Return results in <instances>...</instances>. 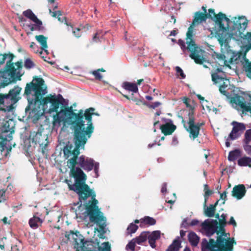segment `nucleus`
Segmentation results:
<instances>
[{
  "mask_svg": "<svg viewBox=\"0 0 251 251\" xmlns=\"http://www.w3.org/2000/svg\"><path fill=\"white\" fill-rule=\"evenodd\" d=\"M232 124L233 126L232 128L233 131L236 133L239 131H243L246 129L245 125L243 123L233 122Z\"/></svg>",
  "mask_w": 251,
  "mask_h": 251,
  "instance_id": "obj_37",
  "label": "nucleus"
},
{
  "mask_svg": "<svg viewBox=\"0 0 251 251\" xmlns=\"http://www.w3.org/2000/svg\"><path fill=\"white\" fill-rule=\"evenodd\" d=\"M81 127L77 126L74 131V142H68L63 149L64 156L68 159L67 166L73 167L77 164V156L80 154V150L84 149L86 143L93 133V128L90 124Z\"/></svg>",
  "mask_w": 251,
  "mask_h": 251,
  "instance_id": "obj_3",
  "label": "nucleus"
},
{
  "mask_svg": "<svg viewBox=\"0 0 251 251\" xmlns=\"http://www.w3.org/2000/svg\"><path fill=\"white\" fill-rule=\"evenodd\" d=\"M243 42L245 44L244 48L246 50L251 49V32H247L243 39Z\"/></svg>",
  "mask_w": 251,
  "mask_h": 251,
  "instance_id": "obj_33",
  "label": "nucleus"
},
{
  "mask_svg": "<svg viewBox=\"0 0 251 251\" xmlns=\"http://www.w3.org/2000/svg\"><path fill=\"white\" fill-rule=\"evenodd\" d=\"M234 25H235L230 30L229 36L236 41H241L245 35L242 31L247 28L248 22L247 20H245L241 23V20H239Z\"/></svg>",
  "mask_w": 251,
  "mask_h": 251,
  "instance_id": "obj_14",
  "label": "nucleus"
},
{
  "mask_svg": "<svg viewBox=\"0 0 251 251\" xmlns=\"http://www.w3.org/2000/svg\"><path fill=\"white\" fill-rule=\"evenodd\" d=\"M189 100H190L186 97H184L183 99V102L186 104V107L189 108L188 115L191 113V112L194 114V107L189 103Z\"/></svg>",
  "mask_w": 251,
  "mask_h": 251,
  "instance_id": "obj_48",
  "label": "nucleus"
},
{
  "mask_svg": "<svg viewBox=\"0 0 251 251\" xmlns=\"http://www.w3.org/2000/svg\"><path fill=\"white\" fill-rule=\"evenodd\" d=\"M9 100L5 95L0 94V106L2 105H4L5 103H8Z\"/></svg>",
  "mask_w": 251,
  "mask_h": 251,
  "instance_id": "obj_52",
  "label": "nucleus"
},
{
  "mask_svg": "<svg viewBox=\"0 0 251 251\" xmlns=\"http://www.w3.org/2000/svg\"><path fill=\"white\" fill-rule=\"evenodd\" d=\"M122 87L126 91L132 92V94L130 97L124 95L123 96L125 98L128 100H131L137 103L141 102V100L138 98L134 96V94H139L138 88L136 83L125 81L122 83Z\"/></svg>",
  "mask_w": 251,
  "mask_h": 251,
  "instance_id": "obj_17",
  "label": "nucleus"
},
{
  "mask_svg": "<svg viewBox=\"0 0 251 251\" xmlns=\"http://www.w3.org/2000/svg\"><path fill=\"white\" fill-rule=\"evenodd\" d=\"M34 66V63L30 58H26L25 61V66L27 69H31Z\"/></svg>",
  "mask_w": 251,
  "mask_h": 251,
  "instance_id": "obj_50",
  "label": "nucleus"
},
{
  "mask_svg": "<svg viewBox=\"0 0 251 251\" xmlns=\"http://www.w3.org/2000/svg\"><path fill=\"white\" fill-rule=\"evenodd\" d=\"M100 70H96L92 72V74L95 76L97 80H100L102 77V75L100 73Z\"/></svg>",
  "mask_w": 251,
  "mask_h": 251,
  "instance_id": "obj_54",
  "label": "nucleus"
},
{
  "mask_svg": "<svg viewBox=\"0 0 251 251\" xmlns=\"http://www.w3.org/2000/svg\"><path fill=\"white\" fill-rule=\"evenodd\" d=\"M227 214L225 213H223L221 216L218 213L215 215V217L219 220V223L227 224Z\"/></svg>",
  "mask_w": 251,
  "mask_h": 251,
  "instance_id": "obj_46",
  "label": "nucleus"
},
{
  "mask_svg": "<svg viewBox=\"0 0 251 251\" xmlns=\"http://www.w3.org/2000/svg\"><path fill=\"white\" fill-rule=\"evenodd\" d=\"M47 93V86L42 78L35 77L26 85L24 95L28 101V105L25 112L27 119L34 124L44 113L57 112L60 104L64 107L69 104V100L60 94H54L43 98Z\"/></svg>",
  "mask_w": 251,
  "mask_h": 251,
  "instance_id": "obj_2",
  "label": "nucleus"
},
{
  "mask_svg": "<svg viewBox=\"0 0 251 251\" xmlns=\"http://www.w3.org/2000/svg\"><path fill=\"white\" fill-rule=\"evenodd\" d=\"M162 121L165 124V125L166 126H169V124H171V125H173V122L171 119L162 118Z\"/></svg>",
  "mask_w": 251,
  "mask_h": 251,
  "instance_id": "obj_63",
  "label": "nucleus"
},
{
  "mask_svg": "<svg viewBox=\"0 0 251 251\" xmlns=\"http://www.w3.org/2000/svg\"><path fill=\"white\" fill-rule=\"evenodd\" d=\"M250 141H251V128L246 130L244 139L246 144H249Z\"/></svg>",
  "mask_w": 251,
  "mask_h": 251,
  "instance_id": "obj_49",
  "label": "nucleus"
},
{
  "mask_svg": "<svg viewBox=\"0 0 251 251\" xmlns=\"http://www.w3.org/2000/svg\"><path fill=\"white\" fill-rule=\"evenodd\" d=\"M154 121L155 122L153 124V131L154 132H155L156 128L158 127L161 129V127L163 126L164 125H161L159 121L156 120V118H154Z\"/></svg>",
  "mask_w": 251,
  "mask_h": 251,
  "instance_id": "obj_57",
  "label": "nucleus"
},
{
  "mask_svg": "<svg viewBox=\"0 0 251 251\" xmlns=\"http://www.w3.org/2000/svg\"><path fill=\"white\" fill-rule=\"evenodd\" d=\"M99 168H100V163L98 162H95L94 163V175L93 176L94 177L98 178L99 177Z\"/></svg>",
  "mask_w": 251,
  "mask_h": 251,
  "instance_id": "obj_47",
  "label": "nucleus"
},
{
  "mask_svg": "<svg viewBox=\"0 0 251 251\" xmlns=\"http://www.w3.org/2000/svg\"><path fill=\"white\" fill-rule=\"evenodd\" d=\"M71 169L70 175L74 178L73 184H68L70 190L75 191L78 196L79 201L74 205L80 204L75 210L76 217L82 219L89 217L91 222L99 227L98 231L101 234L106 232V220L99 209L98 201L96 199V193L86 184V176L79 167H69Z\"/></svg>",
  "mask_w": 251,
  "mask_h": 251,
  "instance_id": "obj_1",
  "label": "nucleus"
},
{
  "mask_svg": "<svg viewBox=\"0 0 251 251\" xmlns=\"http://www.w3.org/2000/svg\"><path fill=\"white\" fill-rule=\"evenodd\" d=\"M23 15L32 21L38 19L37 16L30 9H27L23 12Z\"/></svg>",
  "mask_w": 251,
  "mask_h": 251,
  "instance_id": "obj_40",
  "label": "nucleus"
},
{
  "mask_svg": "<svg viewBox=\"0 0 251 251\" xmlns=\"http://www.w3.org/2000/svg\"><path fill=\"white\" fill-rule=\"evenodd\" d=\"M176 71L177 74H178L180 76L181 78H182V79L185 78L186 75H185V74L184 73L183 71L180 67L176 66Z\"/></svg>",
  "mask_w": 251,
  "mask_h": 251,
  "instance_id": "obj_53",
  "label": "nucleus"
},
{
  "mask_svg": "<svg viewBox=\"0 0 251 251\" xmlns=\"http://www.w3.org/2000/svg\"><path fill=\"white\" fill-rule=\"evenodd\" d=\"M65 237H66L68 240H71L72 239L74 240L75 237H76L77 235H75V232H74L72 230L69 232H67L65 234Z\"/></svg>",
  "mask_w": 251,
  "mask_h": 251,
  "instance_id": "obj_51",
  "label": "nucleus"
},
{
  "mask_svg": "<svg viewBox=\"0 0 251 251\" xmlns=\"http://www.w3.org/2000/svg\"><path fill=\"white\" fill-rule=\"evenodd\" d=\"M21 90L22 88L17 86L10 90L8 94L5 95V97H7L8 100L11 101V103L9 105L5 106V108H3L5 112H12L14 108L13 105L20 100L19 95Z\"/></svg>",
  "mask_w": 251,
  "mask_h": 251,
  "instance_id": "obj_16",
  "label": "nucleus"
},
{
  "mask_svg": "<svg viewBox=\"0 0 251 251\" xmlns=\"http://www.w3.org/2000/svg\"><path fill=\"white\" fill-rule=\"evenodd\" d=\"M227 224L229 225H232L233 226H237L236 222L234 217L232 216L230 217L229 221L227 222Z\"/></svg>",
  "mask_w": 251,
  "mask_h": 251,
  "instance_id": "obj_61",
  "label": "nucleus"
},
{
  "mask_svg": "<svg viewBox=\"0 0 251 251\" xmlns=\"http://www.w3.org/2000/svg\"><path fill=\"white\" fill-rule=\"evenodd\" d=\"M43 222V220L42 219L39 217L34 216L29 220L28 224L31 228L35 229L39 227L38 223L41 224Z\"/></svg>",
  "mask_w": 251,
  "mask_h": 251,
  "instance_id": "obj_28",
  "label": "nucleus"
},
{
  "mask_svg": "<svg viewBox=\"0 0 251 251\" xmlns=\"http://www.w3.org/2000/svg\"><path fill=\"white\" fill-rule=\"evenodd\" d=\"M227 224L219 223V226H218V231H219V234L220 233H223L226 231L225 227Z\"/></svg>",
  "mask_w": 251,
  "mask_h": 251,
  "instance_id": "obj_58",
  "label": "nucleus"
},
{
  "mask_svg": "<svg viewBox=\"0 0 251 251\" xmlns=\"http://www.w3.org/2000/svg\"><path fill=\"white\" fill-rule=\"evenodd\" d=\"M220 83L219 91L227 98H231L232 95H234V94L237 92V88L233 85H230L228 79H224L223 81Z\"/></svg>",
  "mask_w": 251,
  "mask_h": 251,
  "instance_id": "obj_18",
  "label": "nucleus"
},
{
  "mask_svg": "<svg viewBox=\"0 0 251 251\" xmlns=\"http://www.w3.org/2000/svg\"><path fill=\"white\" fill-rule=\"evenodd\" d=\"M248 101H245L242 96H240L235 92L231 98H229L231 100L233 106L238 110L243 112H250L251 114V96L248 95Z\"/></svg>",
  "mask_w": 251,
  "mask_h": 251,
  "instance_id": "obj_10",
  "label": "nucleus"
},
{
  "mask_svg": "<svg viewBox=\"0 0 251 251\" xmlns=\"http://www.w3.org/2000/svg\"><path fill=\"white\" fill-rule=\"evenodd\" d=\"M76 251H98V247L91 240H87L84 245L75 247Z\"/></svg>",
  "mask_w": 251,
  "mask_h": 251,
  "instance_id": "obj_22",
  "label": "nucleus"
},
{
  "mask_svg": "<svg viewBox=\"0 0 251 251\" xmlns=\"http://www.w3.org/2000/svg\"><path fill=\"white\" fill-rule=\"evenodd\" d=\"M188 241L193 247H196L200 240V237L194 231H190L188 235Z\"/></svg>",
  "mask_w": 251,
  "mask_h": 251,
  "instance_id": "obj_27",
  "label": "nucleus"
},
{
  "mask_svg": "<svg viewBox=\"0 0 251 251\" xmlns=\"http://www.w3.org/2000/svg\"><path fill=\"white\" fill-rule=\"evenodd\" d=\"M161 104V103L159 101H155L153 102L152 104H147V105L148 107L150 108L154 109L155 108L158 107V106L160 105Z\"/></svg>",
  "mask_w": 251,
  "mask_h": 251,
  "instance_id": "obj_59",
  "label": "nucleus"
},
{
  "mask_svg": "<svg viewBox=\"0 0 251 251\" xmlns=\"http://www.w3.org/2000/svg\"><path fill=\"white\" fill-rule=\"evenodd\" d=\"M150 235L148 236V239H150L151 240L156 241L160 239L161 232L160 230H154L152 232H150Z\"/></svg>",
  "mask_w": 251,
  "mask_h": 251,
  "instance_id": "obj_42",
  "label": "nucleus"
},
{
  "mask_svg": "<svg viewBox=\"0 0 251 251\" xmlns=\"http://www.w3.org/2000/svg\"><path fill=\"white\" fill-rule=\"evenodd\" d=\"M30 48L35 53H38L39 51V48L34 42H31L30 45Z\"/></svg>",
  "mask_w": 251,
  "mask_h": 251,
  "instance_id": "obj_55",
  "label": "nucleus"
},
{
  "mask_svg": "<svg viewBox=\"0 0 251 251\" xmlns=\"http://www.w3.org/2000/svg\"><path fill=\"white\" fill-rule=\"evenodd\" d=\"M236 134V133L233 131V129H232V131L229 133V136L227 138H228L229 139H230L232 140L236 139L238 136H236L235 135H234Z\"/></svg>",
  "mask_w": 251,
  "mask_h": 251,
  "instance_id": "obj_62",
  "label": "nucleus"
},
{
  "mask_svg": "<svg viewBox=\"0 0 251 251\" xmlns=\"http://www.w3.org/2000/svg\"><path fill=\"white\" fill-rule=\"evenodd\" d=\"M197 25L192 21L186 33V43L182 39H179L178 44L182 50H187L190 52V57L194 60L197 64H202L206 61L203 55L204 51L195 44L193 39V31Z\"/></svg>",
  "mask_w": 251,
  "mask_h": 251,
  "instance_id": "obj_6",
  "label": "nucleus"
},
{
  "mask_svg": "<svg viewBox=\"0 0 251 251\" xmlns=\"http://www.w3.org/2000/svg\"><path fill=\"white\" fill-rule=\"evenodd\" d=\"M190 226V224L187 223V218H184L181 224L180 227L185 229H188Z\"/></svg>",
  "mask_w": 251,
  "mask_h": 251,
  "instance_id": "obj_56",
  "label": "nucleus"
},
{
  "mask_svg": "<svg viewBox=\"0 0 251 251\" xmlns=\"http://www.w3.org/2000/svg\"><path fill=\"white\" fill-rule=\"evenodd\" d=\"M43 131L44 128L41 126L30 132L29 138L35 144H38L40 147L45 148L48 145L49 141L47 135L43 134Z\"/></svg>",
  "mask_w": 251,
  "mask_h": 251,
  "instance_id": "obj_13",
  "label": "nucleus"
},
{
  "mask_svg": "<svg viewBox=\"0 0 251 251\" xmlns=\"http://www.w3.org/2000/svg\"><path fill=\"white\" fill-rule=\"evenodd\" d=\"M199 221L198 219H193L190 223V226H195L199 224Z\"/></svg>",
  "mask_w": 251,
  "mask_h": 251,
  "instance_id": "obj_64",
  "label": "nucleus"
},
{
  "mask_svg": "<svg viewBox=\"0 0 251 251\" xmlns=\"http://www.w3.org/2000/svg\"><path fill=\"white\" fill-rule=\"evenodd\" d=\"M15 122L12 119L7 118L1 123V141H0V147L1 151L6 150L4 156L7 157L11 151L12 133L14 132Z\"/></svg>",
  "mask_w": 251,
  "mask_h": 251,
  "instance_id": "obj_7",
  "label": "nucleus"
},
{
  "mask_svg": "<svg viewBox=\"0 0 251 251\" xmlns=\"http://www.w3.org/2000/svg\"><path fill=\"white\" fill-rule=\"evenodd\" d=\"M243 67L246 76L251 79V62L249 60L244 62Z\"/></svg>",
  "mask_w": 251,
  "mask_h": 251,
  "instance_id": "obj_39",
  "label": "nucleus"
},
{
  "mask_svg": "<svg viewBox=\"0 0 251 251\" xmlns=\"http://www.w3.org/2000/svg\"><path fill=\"white\" fill-rule=\"evenodd\" d=\"M94 110L95 109L94 108L91 107L87 109L85 111H84L83 110H80L79 112L77 114H79L80 113H81V117L83 118V119H82L83 124L85 125V127L86 126H88V124H91L93 128V130H94V126L92 123V116L94 115L95 113H91L90 112H93Z\"/></svg>",
  "mask_w": 251,
  "mask_h": 251,
  "instance_id": "obj_21",
  "label": "nucleus"
},
{
  "mask_svg": "<svg viewBox=\"0 0 251 251\" xmlns=\"http://www.w3.org/2000/svg\"><path fill=\"white\" fill-rule=\"evenodd\" d=\"M206 19L207 15L206 14H203L200 11H198L195 13L193 21V23L198 25L205 21Z\"/></svg>",
  "mask_w": 251,
  "mask_h": 251,
  "instance_id": "obj_30",
  "label": "nucleus"
},
{
  "mask_svg": "<svg viewBox=\"0 0 251 251\" xmlns=\"http://www.w3.org/2000/svg\"><path fill=\"white\" fill-rule=\"evenodd\" d=\"M95 162L93 159L85 157L84 155H81L78 158L79 165L85 171L87 172H90L93 170Z\"/></svg>",
  "mask_w": 251,
  "mask_h": 251,
  "instance_id": "obj_20",
  "label": "nucleus"
},
{
  "mask_svg": "<svg viewBox=\"0 0 251 251\" xmlns=\"http://www.w3.org/2000/svg\"><path fill=\"white\" fill-rule=\"evenodd\" d=\"M110 245L108 242L102 243L101 247H98V251H110Z\"/></svg>",
  "mask_w": 251,
  "mask_h": 251,
  "instance_id": "obj_45",
  "label": "nucleus"
},
{
  "mask_svg": "<svg viewBox=\"0 0 251 251\" xmlns=\"http://www.w3.org/2000/svg\"><path fill=\"white\" fill-rule=\"evenodd\" d=\"M223 241L221 237L217 235V239L210 238L208 241L206 238L202 239L201 243V251H226L223 246Z\"/></svg>",
  "mask_w": 251,
  "mask_h": 251,
  "instance_id": "obj_11",
  "label": "nucleus"
},
{
  "mask_svg": "<svg viewBox=\"0 0 251 251\" xmlns=\"http://www.w3.org/2000/svg\"><path fill=\"white\" fill-rule=\"evenodd\" d=\"M181 241L179 237L177 236L173 241L172 243L169 245L166 251H178L181 248Z\"/></svg>",
  "mask_w": 251,
  "mask_h": 251,
  "instance_id": "obj_25",
  "label": "nucleus"
},
{
  "mask_svg": "<svg viewBox=\"0 0 251 251\" xmlns=\"http://www.w3.org/2000/svg\"><path fill=\"white\" fill-rule=\"evenodd\" d=\"M215 209L213 208L212 204H210L209 206L203 204L204 214L208 217H213L215 216Z\"/></svg>",
  "mask_w": 251,
  "mask_h": 251,
  "instance_id": "obj_32",
  "label": "nucleus"
},
{
  "mask_svg": "<svg viewBox=\"0 0 251 251\" xmlns=\"http://www.w3.org/2000/svg\"><path fill=\"white\" fill-rule=\"evenodd\" d=\"M246 192L245 186L243 184H239L233 187L232 196L238 200H240L245 196Z\"/></svg>",
  "mask_w": 251,
  "mask_h": 251,
  "instance_id": "obj_23",
  "label": "nucleus"
},
{
  "mask_svg": "<svg viewBox=\"0 0 251 251\" xmlns=\"http://www.w3.org/2000/svg\"><path fill=\"white\" fill-rule=\"evenodd\" d=\"M206 15L207 18H210L215 22V33L218 38L226 35V27L223 24V22L226 21L228 25L230 22V19L227 18L225 14L222 13H219L215 15L214 10L213 9H210L209 13L206 14Z\"/></svg>",
  "mask_w": 251,
  "mask_h": 251,
  "instance_id": "obj_9",
  "label": "nucleus"
},
{
  "mask_svg": "<svg viewBox=\"0 0 251 251\" xmlns=\"http://www.w3.org/2000/svg\"><path fill=\"white\" fill-rule=\"evenodd\" d=\"M35 39L41 45V49L42 50L40 51L39 53L41 54L43 53V51H44L47 54H49V51L47 50L48 38L47 37L44 36L43 35H36L35 36Z\"/></svg>",
  "mask_w": 251,
  "mask_h": 251,
  "instance_id": "obj_24",
  "label": "nucleus"
},
{
  "mask_svg": "<svg viewBox=\"0 0 251 251\" xmlns=\"http://www.w3.org/2000/svg\"><path fill=\"white\" fill-rule=\"evenodd\" d=\"M13 58L12 54L0 55V88L21 80L23 75L21 64L19 62L12 63Z\"/></svg>",
  "mask_w": 251,
  "mask_h": 251,
  "instance_id": "obj_4",
  "label": "nucleus"
},
{
  "mask_svg": "<svg viewBox=\"0 0 251 251\" xmlns=\"http://www.w3.org/2000/svg\"><path fill=\"white\" fill-rule=\"evenodd\" d=\"M202 229L205 231L206 236L210 237L214 233L219 234L218 231V222L214 219H207L205 220L201 224Z\"/></svg>",
  "mask_w": 251,
  "mask_h": 251,
  "instance_id": "obj_15",
  "label": "nucleus"
},
{
  "mask_svg": "<svg viewBox=\"0 0 251 251\" xmlns=\"http://www.w3.org/2000/svg\"><path fill=\"white\" fill-rule=\"evenodd\" d=\"M176 126L172 125L171 126L164 125L163 126L161 127V130L163 133L165 135L171 134L176 129Z\"/></svg>",
  "mask_w": 251,
  "mask_h": 251,
  "instance_id": "obj_36",
  "label": "nucleus"
},
{
  "mask_svg": "<svg viewBox=\"0 0 251 251\" xmlns=\"http://www.w3.org/2000/svg\"><path fill=\"white\" fill-rule=\"evenodd\" d=\"M141 223H144L149 226H153L156 224V220L150 216H145L143 218L140 219Z\"/></svg>",
  "mask_w": 251,
  "mask_h": 251,
  "instance_id": "obj_41",
  "label": "nucleus"
},
{
  "mask_svg": "<svg viewBox=\"0 0 251 251\" xmlns=\"http://www.w3.org/2000/svg\"><path fill=\"white\" fill-rule=\"evenodd\" d=\"M251 163V157L248 156L242 157L238 160V164L240 166H248Z\"/></svg>",
  "mask_w": 251,
  "mask_h": 251,
  "instance_id": "obj_38",
  "label": "nucleus"
},
{
  "mask_svg": "<svg viewBox=\"0 0 251 251\" xmlns=\"http://www.w3.org/2000/svg\"><path fill=\"white\" fill-rule=\"evenodd\" d=\"M179 117L182 120L184 127L187 131L190 132L193 139L198 137L199 135L200 127L203 124L200 123L195 124L194 114L192 112L189 114V121L187 123L188 126H187L186 121L183 119L182 116H179Z\"/></svg>",
  "mask_w": 251,
  "mask_h": 251,
  "instance_id": "obj_12",
  "label": "nucleus"
},
{
  "mask_svg": "<svg viewBox=\"0 0 251 251\" xmlns=\"http://www.w3.org/2000/svg\"><path fill=\"white\" fill-rule=\"evenodd\" d=\"M34 24H30L26 25V26L29 28L31 31L38 30L41 31L44 29V27L42 26V22L38 19L32 21Z\"/></svg>",
  "mask_w": 251,
  "mask_h": 251,
  "instance_id": "obj_26",
  "label": "nucleus"
},
{
  "mask_svg": "<svg viewBox=\"0 0 251 251\" xmlns=\"http://www.w3.org/2000/svg\"><path fill=\"white\" fill-rule=\"evenodd\" d=\"M230 234L229 233H226L225 231L223 233H220L218 235L219 237L222 238L223 243V245L226 251H233V246L236 244V242L235 241L234 238L229 237Z\"/></svg>",
  "mask_w": 251,
  "mask_h": 251,
  "instance_id": "obj_19",
  "label": "nucleus"
},
{
  "mask_svg": "<svg viewBox=\"0 0 251 251\" xmlns=\"http://www.w3.org/2000/svg\"><path fill=\"white\" fill-rule=\"evenodd\" d=\"M138 228V226L137 225L131 223L128 225L126 229L127 233L130 234L134 233L137 230Z\"/></svg>",
  "mask_w": 251,
  "mask_h": 251,
  "instance_id": "obj_43",
  "label": "nucleus"
},
{
  "mask_svg": "<svg viewBox=\"0 0 251 251\" xmlns=\"http://www.w3.org/2000/svg\"><path fill=\"white\" fill-rule=\"evenodd\" d=\"M81 113L79 114L75 113L72 106L61 110L58 113L53 116L52 122V130L57 132L61 124L65 125L67 124L72 125L74 131L77 126L82 127L85 126L83 124Z\"/></svg>",
  "mask_w": 251,
  "mask_h": 251,
  "instance_id": "obj_5",
  "label": "nucleus"
},
{
  "mask_svg": "<svg viewBox=\"0 0 251 251\" xmlns=\"http://www.w3.org/2000/svg\"><path fill=\"white\" fill-rule=\"evenodd\" d=\"M244 149L245 151H246V152L249 155H251V146L249 145V144H246L245 143V145H244Z\"/></svg>",
  "mask_w": 251,
  "mask_h": 251,
  "instance_id": "obj_60",
  "label": "nucleus"
},
{
  "mask_svg": "<svg viewBox=\"0 0 251 251\" xmlns=\"http://www.w3.org/2000/svg\"><path fill=\"white\" fill-rule=\"evenodd\" d=\"M241 152L238 149L231 151L229 152L228 160L230 161H234L241 156Z\"/></svg>",
  "mask_w": 251,
  "mask_h": 251,
  "instance_id": "obj_35",
  "label": "nucleus"
},
{
  "mask_svg": "<svg viewBox=\"0 0 251 251\" xmlns=\"http://www.w3.org/2000/svg\"><path fill=\"white\" fill-rule=\"evenodd\" d=\"M150 233V231H143L139 236L133 238L137 244L140 245L142 243L145 242L148 239V235Z\"/></svg>",
  "mask_w": 251,
  "mask_h": 251,
  "instance_id": "obj_34",
  "label": "nucleus"
},
{
  "mask_svg": "<svg viewBox=\"0 0 251 251\" xmlns=\"http://www.w3.org/2000/svg\"><path fill=\"white\" fill-rule=\"evenodd\" d=\"M225 36L223 35L218 38L222 52L224 54L223 56L226 57L225 54H226L227 57H230L231 62L238 63L239 62H241L243 65L244 62L248 61L246 57V54L232 50L230 49L227 39L225 38Z\"/></svg>",
  "mask_w": 251,
  "mask_h": 251,
  "instance_id": "obj_8",
  "label": "nucleus"
},
{
  "mask_svg": "<svg viewBox=\"0 0 251 251\" xmlns=\"http://www.w3.org/2000/svg\"><path fill=\"white\" fill-rule=\"evenodd\" d=\"M137 243L135 240H133V239L129 241L128 244L126 246V250L131 251H135V245Z\"/></svg>",
  "mask_w": 251,
  "mask_h": 251,
  "instance_id": "obj_44",
  "label": "nucleus"
},
{
  "mask_svg": "<svg viewBox=\"0 0 251 251\" xmlns=\"http://www.w3.org/2000/svg\"><path fill=\"white\" fill-rule=\"evenodd\" d=\"M75 235L76 237H75L74 241L75 242V247H79L81 245H84L86 242L87 240H86L83 235H82L79 232L76 231ZM75 248V247H74Z\"/></svg>",
  "mask_w": 251,
  "mask_h": 251,
  "instance_id": "obj_31",
  "label": "nucleus"
},
{
  "mask_svg": "<svg viewBox=\"0 0 251 251\" xmlns=\"http://www.w3.org/2000/svg\"><path fill=\"white\" fill-rule=\"evenodd\" d=\"M220 73H223L222 68L217 69L215 72L212 75V80L215 84L221 82L225 79L222 75L218 74Z\"/></svg>",
  "mask_w": 251,
  "mask_h": 251,
  "instance_id": "obj_29",
  "label": "nucleus"
}]
</instances>
